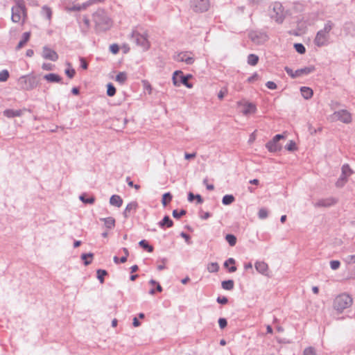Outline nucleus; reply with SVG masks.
<instances>
[{
	"label": "nucleus",
	"mask_w": 355,
	"mask_h": 355,
	"mask_svg": "<svg viewBox=\"0 0 355 355\" xmlns=\"http://www.w3.org/2000/svg\"><path fill=\"white\" fill-rule=\"evenodd\" d=\"M334 24L328 20L324 24V28L318 31L314 38V44L318 47L326 46L329 44L330 32L332 30Z\"/></svg>",
	"instance_id": "nucleus-1"
},
{
	"label": "nucleus",
	"mask_w": 355,
	"mask_h": 355,
	"mask_svg": "<svg viewBox=\"0 0 355 355\" xmlns=\"http://www.w3.org/2000/svg\"><path fill=\"white\" fill-rule=\"evenodd\" d=\"M352 297L347 293H342L338 295L334 300V308L338 312L342 313L345 309L350 307L352 304Z\"/></svg>",
	"instance_id": "nucleus-2"
},
{
	"label": "nucleus",
	"mask_w": 355,
	"mask_h": 355,
	"mask_svg": "<svg viewBox=\"0 0 355 355\" xmlns=\"http://www.w3.org/2000/svg\"><path fill=\"white\" fill-rule=\"evenodd\" d=\"M93 20L96 26L102 30H106L110 26V19L103 9H98L93 14Z\"/></svg>",
	"instance_id": "nucleus-3"
},
{
	"label": "nucleus",
	"mask_w": 355,
	"mask_h": 355,
	"mask_svg": "<svg viewBox=\"0 0 355 355\" xmlns=\"http://www.w3.org/2000/svg\"><path fill=\"white\" fill-rule=\"evenodd\" d=\"M16 5L12 6L11 11V20L14 23H19L22 17H26V8L24 0H13Z\"/></svg>",
	"instance_id": "nucleus-4"
},
{
	"label": "nucleus",
	"mask_w": 355,
	"mask_h": 355,
	"mask_svg": "<svg viewBox=\"0 0 355 355\" xmlns=\"http://www.w3.org/2000/svg\"><path fill=\"white\" fill-rule=\"evenodd\" d=\"M130 40L137 46L141 47L143 50L146 51L150 48V42L148 40L146 33L141 34L136 31H133L131 34Z\"/></svg>",
	"instance_id": "nucleus-5"
},
{
	"label": "nucleus",
	"mask_w": 355,
	"mask_h": 355,
	"mask_svg": "<svg viewBox=\"0 0 355 355\" xmlns=\"http://www.w3.org/2000/svg\"><path fill=\"white\" fill-rule=\"evenodd\" d=\"M192 77L191 74L184 75L180 70L175 71L172 77L173 83L175 86L179 87L181 85H184L187 88H192L193 85L189 83V80Z\"/></svg>",
	"instance_id": "nucleus-6"
},
{
	"label": "nucleus",
	"mask_w": 355,
	"mask_h": 355,
	"mask_svg": "<svg viewBox=\"0 0 355 355\" xmlns=\"http://www.w3.org/2000/svg\"><path fill=\"white\" fill-rule=\"evenodd\" d=\"M173 58L176 62H185L188 65L192 64L195 61L193 53L191 51L176 53L173 56Z\"/></svg>",
	"instance_id": "nucleus-7"
},
{
	"label": "nucleus",
	"mask_w": 355,
	"mask_h": 355,
	"mask_svg": "<svg viewBox=\"0 0 355 355\" xmlns=\"http://www.w3.org/2000/svg\"><path fill=\"white\" fill-rule=\"evenodd\" d=\"M331 117L346 124L350 123L352 121V114L347 110L335 111Z\"/></svg>",
	"instance_id": "nucleus-8"
},
{
	"label": "nucleus",
	"mask_w": 355,
	"mask_h": 355,
	"mask_svg": "<svg viewBox=\"0 0 355 355\" xmlns=\"http://www.w3.org/2000/svg\"><path fill=\"white\" fill-rule=\"evenodd\" d=\"M209 0H191V7L196 12H204L209 8Z\"/></svg>",
	"instance_id": "nucleus-9"
},
{
	"label": "nucleus",
	"mask_w": 355,
	"mask_h": 355,
	"mask_svg": "<svg viewBox=\"0 0 355 355\" xmlns=\"http://www.w3.org/2000/svg\"><path fill=\"white\" fill-rule=\"evenodd\" d=\"M249 38L257 44H261L268 40V36L264 32L253 31L249 33Z\"/></svg>",
	"instance_id": "nucleus-10"
},
{
	"label": "nucleus",
	"mask_w": 355,
	"mask_h": 355,
	"mask_svg": "<svg viewBox=\"0 0 355 355\" xmlns=\"http://www.w3.org/2000/svg\"><path fill=\"white\" fill-rule=\"evenodd\" d=\"M21 82H24V89L31 90L35 88L38 85V81L35 76H23L19 78Z\"/></svg>",
	"instance_id": "nucleus-11"
},
{
	"label": "nucleus",
	"mask_w": 355,
	"mask_h": 355,
	"mask_svg": "<svg viewBox=\"0 0 355 355\" xmlns=\"http://www.w3.org/2000/svg\"><path fill=\"white\" fill-rule=\"evenodd\" d=\"M273 12L275 14L272 15V18L279 24L282 23L284 19V14L282 4L279 3H275L273 7Z\"/></svg>",
	"instance_id": "nucleus-12"
},
{
	"label": "nucleus",
	"mask_w": 355,
	"mask_h": 355,
	"mask_svg": "<svg viewBox=\"0 0 355 355\" xmlns=\"http://www.w3.org/2000/svg\"><path fill=\"white\" fill-rule=\"evenodd\" d=\"M338 198L334 197H329L318 200L313 204L315 207H329L338 202Z\"/></svg>",
	"instance_id": "nucleus-13"
},
{
	"label": "nucleus",
	"mask_w": 355,
	"mask_h": 355,
	"mask_svg": "<svg viewBox=\"0 0 355 355\" xmlns=\"http://www.w3.org/2000/svg\"><path fill=\"white\" fill-rule=\"evenodd\" d=\"M256 270L266 277H270L268 263L263 261H257L254 263Z\"/></svg>",
	"instance_id": "nucleus-14"
},
{
	"label": "nucleus",
	"mask_w": 355,
	"mask_h": 355,
	"mask_svg": "<svg viewBox=\"0 0 355 355\" xmlns=\"http://www.w3.org/2000/svg\"><path fill=\"white\" fill-rule=\"evenodd\" d=\"M42 58L46 60L51 61H56L58 59V53L53 49H50L47 46L43 47Z\"/></svg>",
	"instance_id": "nucleus-15"
},
{
	"label": "nucleus",
	"mask_w": 355,
	"mask_h": 355,
	"mask_svg": "<svg viewBox=\"0 0 355 355\" xmlns=\"http://www.w3.org/2000/svg\"><path fill=\"white\" fill-rule=\"evenodd\" d=\"M138 207V203L136 201H132L128 203L123 213L124 217L128 218L132 212L135 213Z\"/></svg>",
	"instance_id": "nucleus-16"
},
{
	"label": "nucleus",
	"mask_w": 355,
	"mask_h": 355,
	"mask_svg": "<svg viewBox=\"0 0 355 355\" xmlns=\"http://www.w3.org/2000/svg\"><path fill=\"white\" fill-rule=\"evenodd\" d=\"M266 148L270 153H276L281 150L282 146L279 143H276L272 139H271L266 143Z\"/></svg>",
	"instance_id": "nucleus-17"
},
{
	"label": "nucleus",
	"mask_w": 355,
	"mask_h": 355,
	"mask_svg": "<svg viewBox=\"0 0 355 355\" xmlns=\"http://www.w3.org/2000/svg\"><path fill=\"white\" fill-rule=\"evenodd\" d=\"M314 71H315V67L313 66L306 67L304 68L297 69L295 71V76H296V78L300 77L303 75H308V74L313 72Z\"/></svg>",
	"instance_id": "nucleus-18"
},
{
	"label": "nucleus",
	"mask_w": 355,
	"mask_h": 355,
	"mask_svg": "<svg viewBox=\"0 0 355 355\" xmlns=\"http://www.w3.org/2000/svg\"><path fill=\"white\" fill-rule=\"evenodd\" d=\"M3 115L8 118L21 116L22 111L21 110L6 109L3 111Z\"/></svg>",
	"instance_id": "nucleus-19"
},
{
	"label": "nucleus",
	"mask_w": 355,
	"mask_h": 355,
	"mask_svg": "<svg viewBox=\"0 0 355 355\" xmlns=\"http://www.w3.org/2000/svg\"><path fill=\"white\" fill-rule=\"evenodd\" d=\"M44 78L49 83H62V78L56 73H49L44 76Z\"/></svg>",
	"instance_id": "nucleus-20"
},
{
	"label": "nucleus",
	"mask_w": 355,
	"mask_h": 355,
	"mask_svg": "<svg viewBox=\"0 0 355 355\" xmlns=\"http://www.w3.org/2000/svg\"><path fill=\"white\" fill-rule=\"evenodd\" d=\"M158 225L161 228L171 227L173 225V222L168 216L166 215L162 220L158 223Z\"/></svg>",
	"instance_id": "nucleus-21"
},
{
	"label": "nucleus",
	"mask_w": 355,
	"mask_h": 355,
	"mask_svg": "<svg viewBox=\"0 0 355 355\" xmlns=\"http://www.w3.org/2000/svg\"><path fill=\"white\" fill-rule=\"evenodd\" d=\"M110 203L111 205L120 207L122 206L123 199L118 195H112L110 197Z\"/></svg>",
	"instance_id": "nucleus-22"
},
{
	"label": "nucleus",
	"mask_w": 355,
	"mask_h": 355,
	"mask_svg": "<svg viewBox=\"0 0 355 355\" xmlns=\"http://www.w3.org/2000/svg\"><path fill=\"white\" fill-rule=\"evenodd\" d=\"M30 37H31L30 32L24 33L22 35V38L21 39V40L19 41V42L17 44V46H16V50L18 51V50L21 49L26 44V43L29 40Z\"/></svg>",
	"instance_id": "nucleus-23"
},
{
	"label": "nucleus",
	"mask_w": 355,
	"mask_h": 355,
	"mask_svg": "<svg viewBox=\"0 0 355 355\" xmlns=\"http://www.w3.org/2000/svg\"><path fill=\"white\" fill-rule=\"evenodd\" d=\"M257 110V107L254 104L252 103H247L244 106V110L243 111V114L248 115L249 114L254 113Z\"/></svg>",
	"instance_id": "nucleus-24"
},
{
	"label": "nucleus",
	"mask_w": 355,
	"mask_h": 355,
	"mask_svg": "<svg viewBox=\"0 0 355 355\" xmlns=\"http://www.w3.org/2000/svg\"><path fill=\"white\" fill-rule=\"evenodd\" d=\"M101 220L104 222L105 226L109 230L115 227V219L113 217L103 218H101Z\"/></svg>",
	"instance_id": "nucleus-25"
},
{
	"label": "nucleus",
	"mask_w": 355,
	"mask_h": 355,
	"mask_svg": "<svg viewBox=\"0 0 355 355\" xmlns=\"http://www.w3.org/2000/svg\"><path fill=\"white\" fill-rule=\"evenodd\" d=\"M300 92L302 96L306 100L311 98L313 96V90L308 87H302Z\"/></svg>",
	"instance_id": "nucleus-26"
},
{
	"label": "nucleus",
	"mask_w": 355,
	"mask_h": 355,
	"mask_svg": "<svg viewBox=\"0 0 355 355\" xmlns=\"http://www.w3.org/2000/svg\"><path fill=\"white\" fill-rule=\"evenodd\" d=\"M197 200V204H202L203 202V199L200 194L194 195L192 192H189L188 193V200L189 202H193L194 200Z\"/></svg>",
	"instance_id": "nucleus-27"
},
{
	"label": "nucleus",
	"mask_w": 355,
	"mask_h": 355,
	"mask_svg": "<svg viewBox=\"0 0 355 355\" xmlns=\"http://www.w3.org/2000/svg\"><path fill=\"white\" fill-rule=\"evenodd\" d=\"M229 264H235V260L233 258H229L224 262V267L228 268V271L230 272H234L236 270V267L235 266H232L228 268Z\"/></svg>",
	"instance_id": "nucleus-28"
},
{
	"label": "nucleus",
	"mask_w": 355,
	"mask_h": 355,
	"mask_svg": "<svg viewBox=\"0 0 355 355\" xmlns=\"http://www.w3.org/2000/svg\"><path fill=\"white\" fill-rule=\"evenodd\" d=\"M79 198L85 204L92 205L95 202V198L94 196H87L85 193L80 195Z\"/></svg>",
	"instance_id": "nucleus-29"
},
{
	"label": "nucleus",
	"mask_w": 355,
	"mask_h": 355,
	"mask_svg": "<svg viewBox=\"0 0 355 355\" xmlns=\"http://www.w3.org/2000/svg\"><path fill=\"white\" fill-rule=\"evenodd\" d=\"M222 288L227 291H231L234 288V282L232 279L223 281L221 283Z\"/></svg>",
	"instance_id": "nucleus-30"
},
{
	"label": "nucleus",
	"mask_w": 355,
	"mask_h": 355,
	"mask_svg": "<svg viewBox=\"0 0 355 355\" xmlns=\"http://www.w3.org/2000/svg\"><path fill=\"white\" fill-rule=\"evenodd\" d=\"M248 64L250 66H255L259 62V56L251 53L248 56Z\"/></svg>",
	"instance_id": "nucleus-31"
},
{
	"label": "nucleus",
	"mask_w": 355,
	"mask_h": 355,
	"mask_svg": "<svg viewBox=\"0 0 355 355\" xmlns=\"http://www.w3.org/2000/svg\"><path fill=\"white\" fill-rule=\"evenodd\" d=\"M139 245L148 252H152L154 249L153 247L150 245L146 240L144 239L139 242Z\"/></svg>",
	"instance_id": "nucleus-32"
},
{
	"label": "nucleus",
	"mask_w": 355,
	"mask_h": 355,
	"mask_svg": "<svg viewBox=\"0 0 355 355\" xmlns=\"http://www.w3.org/2000/svg\"><path fill=\"white\" fill-rule=\"evenodd\" d=\"M234 200H235V198H234V196L233 195H232V194H227V195H225L223 197L222 203L224 205H230L233 202H234Z\"/></svg>",
	"instance_id": "nucleus-33"
},
{
	"label": "nucleus",
	"mask_w": 355,
	"mask_h": 355,
	"mask_svg": "<svg viewBox=\"0 0 355 355\" xmlns=\"http://www.w3.org/2000/svg\"><path fill=\"white\" fill-rule=\"evenodd\" d=\"M342 260L347 265H351L355 263V254L345 255L342 257Z\"/></svg>",
	"instance_id": "nucleus-34"
},
{
	"label": "nucleus",
	"mask_w": 355,
	"mask_h": 355,
	"mask_svg": "<svg viewBox=\"0 0 355 355\" xmlns=\"http://www.w3.org/2000/svg\"><path fill=\"white\" fill-rule=\"evenodd\" d=\"M128 76L125 72H119L115 78V80L119 83L121 85H123L127 80Z\"/></svg>",
	"instance_id": "nucleus-35"
},
{
	"label": "nucleus",
	"mask_w": 355,
	"mask_h": 355,
	"mask_svg": "<svg viewBox=\"0 0 355 355\" xmlns=\"http://www.w3.org/2000/svg\"><path fill=\"white\" fill-rule=\"evenodd\" d=\"M173 198V196L170 192H167L163 194L162 199V205L166 207L167 204L171 201Z\"/></svg>",
	"instance_id": "nucleus-36"
},
{
	"label": "nucleus",
	"mask_w": 355,
	"mask_h": 355,
	"mask_svg": "<svg viewBox=\"0 0 355 355\" xmlns=\"http://www.w3.org/2000/svg\"><path fill=\"white\" fill-rule=\"evenodd\" d=\"M96 274L98 279L101 284H103L105 281V277L107 275V272L105 270L98 269Z\"/></svg>",
	"instance_id": "nucleus-37"
},
{
	"label": "nucleus",
	"mask_w": 355,
	"mask_h": 355,
	"mask_svg": "<svg viewBox=\"0 0 355 355\" xmlns=\"http://www.w3.org/2000/svg\"><path fill=\"white\" fill-rule=\"evenodd\" d=\"M342 175L343 176L349 177L352 174V170L347 164L343 165L342 166Z\"/></svg>",
	"instance_id": "nucleus-38"
},
{
	"label": "nucleus",
	"mask_w": 355,
	"mask_h": 355,
	"mask_svg": "<svg viewBox=\"0 0 355 355\" xmlns=\"http://www.w3.org/2000/svg\"><path fill=\"white\" fill-rule=\"evenodd\" d=\"M225 240L229 243L230 246H234L236 243V237L232 234H227L225 236Z\"/></svg>",
	"instance_id": "nucleus-39"
},
{
	"label": "nucleus",
	"mask_w": 355,
	"mask_h": 355,
	"mask_svg": "<svg viewBox=\"0 0 355 355\" xmlns=\"http://www.w3.org/2000/svg\"><path fill=\"white\" fill-rule=\"evenodd\" d=\"M347 178L348 177L343 176V175L341 174L340 178L336 182V187L338 188H342L343 187H344V185L347 182Z\"/></svg>",
	"instance_id": "nucleus-40"
},
{
	"label": "nucleus",
	"mask_w": 355,
	"mask_h": 355,
	"mask_svg": "<svg viewBox=\"0 0 355 355\" xmlns=\"http://www.w3.org/2000/svg\"><path fill=\"white\" fill-rule=\"evenodd\" d=\"M94 254L91 252L89 253H85V254H83L81 255V259L83 260L84 261V264L85 266H88L89 264L91 263L92 262V260H88V258H90L92 259L93 257Z\"/></svg>",
	"instance_id": "nucleus-41"
},
{
	"label": "nucleus",
	"mask_w": 355,
	"mask_h": 355,
	"mask_svg": "<svg viewBox=\"0 0 355 355\" xmlns=\"http://www.w3.org/2000/svg\"><path fill=\"white\" fill-rule=\"evenodd\" d=\"M116 94V88L112 83L107 85V95L108 96H113Z\"/></svg>",
	"instance_id": "nucleus-42"
},
{
	"label": "nucleus",
	"mask_w": 355,
	"mask_h": 355,
	"mask_svg": "<svg viewBox=\"0 0 355 355\" xmlns=\"http://www.w3.org/2000/svg\"><path fill=\"white\" fill-rule=\"evenodd\" d=\"M209 272H217L219 270V266L216 262L211 263L207 266Z\"/></svg>",
	"instance_id": "nucleus-43"
},
{
	"label": "nucleus",
	"mask_w": 355,
	"mask_h": 355,
	"mask_svg": "<svg viewBox=\"0 0 355 355\" xmlns=\"http://www.w3.org/2000/svg\"><path fill=\"white\" fill-rule=\"evenodd\" d=\"M186 214H187V211L184 209H181L180 211L178 209H174L173 211L172 215L175 218L179 219L180 217H182V216H184Z\"/></svg>",
	"instance_id": "nucleus-44"
},
{
	"label": "nucleus",
	"mask_w": 355,
	"mask_h": 355,
	"mask_svg": "<svg viewBox=\"0 0 355 355\" xmlns=\"http://www.w3.org/2000/svg\"><path fill=\"white\" fill-rule=\"evenodd\" d=\"M294 48L300 54H304L306 52L305 46L301 43H295L294 44Z\"/></svg>",
	"instance_id": "nucleus-45"
},
{
	"label": "nucleus",
	"mask_w": 355,
	"mask_h": 355,
	"mask_svg": "<svg viewBox=\"0 0 355 355\" xmlns=\"http://www.w3.org/2000/svg\"><path fill=\"white\" fill-rule=\"evenodd\" d=\"M285 148L288 151L293 152L297 149L296 144L294 141L290 140L288 143L285 146Z\"/></svg>",
	"instance_id": "nucleus-46"
},
{
	"label": "nucleus",
	"mask_w": 355,
	"mask_h": 355,
	"mask_svg": "<svg viewBox=\"0 0 355 355\" xmlns=\"http://www.w3.org/2000/svg\"><path fill=\"white\" fill-rule=\"evenodd\" d=\"M268 216V211L266 208H261L258 212V217L260 219H266Z\"/></svg>",
	"instance_id": "nucleus-47"
},
{
	"label": "nucleus",
	"mask_w": 355,
	"mask_h": 355,
	"mask_svg": "<svg viewBox=\"0 0 355 355\" xmlns=\"http://www.w3.org/2000/svg\"><path fill=\"white\" fill-rule=\"evenodd\" d=\"M9 78V72L6 69L0 71V82H5Z\"/></svg>",
	"instance_id": "nucleus-48"
},
{
	"label": "nucleus",
	"mask_w": 355,
	"mask_h": 355,
	"mask_svg": "<svg viewBox=\"0 0 355 355\" xmlns=\"http://www.w3.org/2000/svg\"><path fill=\"white\" fill-rule=\"evenodd\" d=\"M303 355H316V352L314 347H308L304 349Z\"/></svg>",
	"instance_id": "nucleus-49"
},
{
	"label": "nucleus",
	"mask_w": 355,
	"mask_h": 355,
	"mask_svg": "<svg viewBox=\"0 0 355 355\" xmlns=\"http://www.w3.org/2000/svg\"><path fill=\"white\" fill-rule=\"evenodd\" d=\"M122 250L123 251L125 255L122 254V257L120 258V263H123L127 261V259L129 255V252L126 248H123Z\"/></svg>",
	"instance_id": "nucleus-50"
},
{
	"label": "nucleus",
	"mask_w": 355,
	"mask_h": 355,
	"mask_svg": "<svg viewBox=\"0 0 355 355\" xmlns=\"http://www.w3.org/2000/svg\"><path fill=\"white\" fill-rule=\"evenodd\" d=\"M42 13L46 17V19H50L51 17V10L49 8L46 6H44L42 8Z\"/></svg>",
	"instance_id": "nucleus-51"
},
{
	"label": "nucleus",
	"mask_w": 355,
	"mask_h": 355,
	"mask_svg": "<svg viewBox=\"0 0 355 355\" xmlns=\"http://www.w3.org/2000/svg\"><path fill=\"white\" fill-rule=\"evenodd\" d=\"M340 266V262L338 260H332L330 261V267L334 270L338 269Z\"/></svg>",
	"instance_id": "nucleus-52"
},
{
	"label": "nucleus",
	"mask_w": 355,
	"mask_h": 355,
	"mask_svg": "<svg viewBox=\"0 0 355 355\" xmlns=\"http://www.w3.org/2000/svg\"><path fill=\"white\" fill-rule=\"evenodd\" d=\"M65 74L67 76V77H69V78H72L74 77L75 74H76V71L74 69H66L65 71Z\"/></svg>",
	"instance_id": "nucleus-53"
},
{
	"label": "nucleus",
	"mask_w": 355,
	"mask_h": 355,
	"mask_svg": "<svg viewBox=\"0 0 355 355\" xmlns=\"http://www.w3.org/2000/svg\"><path fill=\"white\" fill-rule=\"evenodd\" d=\"M180 235L181 237L184 239L185 242L188 245H191V244L192 242L191 241V237H190V236L188 234H187V233H185L184 232H182Z\"/></svg>",
	"instance_id": "nucleus-54"
},
{
	"label": "nucleus",
	"mask_w": 355,
	"mask_h": 355,
	"mask_svg": "<svg viewBox=\"0 0 355 355\" xmlns=\"http://www.w3.org/2000/svg\"><path fill=\"white\" fill-rule=\"evenodd\" d=\"M284 70L286 72V73L291 76L292 78H296V76H295V71H293L292 69H291L290 67H284Z\"/></svg>",
	"instance_id": "nucleus-55"
},
{
	"label": "nucleus",
	"mask_w": 355,
	"mask_h": 355,
	"mask_svg": "<svg viewBox=\"0 0 355 355\" xmlns=\"http://www.w3.org/2000/svg\"><path fill=\"white\" fill-rule=\"evenodd\" d=\"M218 324H219L220 328L223 329H224L225 327H227V321L224 318H220L218 319Z\"/></svg>",
	"instance_id": "nucleus-56"
},
{
	"label": "nucleus",
	"mask_w": 355,
	"mask_h": 355,
	"mask_svg": "<svg viewBox=\"0 0 355 355\" xmlns=\"http://www.w3.org/2000/svg\"><path fill=\"white\" fill-rule=\"evenodd\" d=\"M216 302L220 304H226L228 302V299L225 296H218L216 299Z\"/></svg>",
	"instance_id": "nucleus-57"
},
{
	"label": "nucleus",
	"mask_w": 355,
	"mask_h": 355,
	"mask_svg": "<svg viewBox=\"0 0 355 355\" xmlns=\"http://www.w3.org/2000/svg\"><path fill=\"white\" fill-rule=\"evenodd\" d=\"M227 93V87H223L220 92H218V98L220 99V100H222L225 95Z\"/></svg>",
	"instance_id": "nucleus-58"
},
{
	"label": "nucleus",
	"mask_w": 355,
	"mask_h": 355,
	"mask_svg": "<svg viewBox=\"0 0 355 355\" xmlns=\"http://www.w3.org/2000/svg\"><path fill=\"white\" fill-rule=\"evenodd\" d=\"M79 60L80 62V67L83 69H87L88 68V63L86 60L83 57H80Z\"/></svg>",
	"instance_id": "nucleus-59"
},
{
	"label": "nucleus",
	"mask_w": 355,
	"mask_h": 355,
	"mask_svg": "<svg viewBox=\"0 0 355 355\" xmlns=\"http://www.w3.org/2000/svg\"><path fill=\"white\" fill-rule=\"evenodd\" d=\"M110 50L112 53L116 54L119 51V47L116 44H113L110 46Z\"/></svg>",
	"instance_id": "nucleus-60"
},
{
	"label": "nucleus",
	"mask_w": 355,
	"mask_h": 355,
	"mask_svg": "<svg viewBox=\"0 0 355 355\" xmlns=\"http://www.w3.org/2000/svg\"><path fill=\"white\" fill-rule=\"evenodd\" d=\"M126 182L128 185L130 187H134L136 189H139L140 188V186L139 184H135L129 177L126 178Z\"/></svg>",
	"instance_id": "nucleus-61"
},
{
	"label": "nucleus",
	"mask_w": 355,
	"mask_h": 355,
	"mask_svg": "<svg viewBox=\"0 0 355 355\" xmlns=\"http://www.w3.org/2000/svg\"><path fill=\"white\" fill-rule=\"evenodd\" d=\"M211 214L209 212H204L202 210L200 211V217L202 220H207L209 217H211Z\"/></svg>",
	"instance_id": "nucleus-62"
},
{
	"label": "nucleus",
	"mask_w": 355,
	"mask_h": 355,
	"mask_svg": "<svg viewBox=\"0 0 355 355\" xmlns=\"http://www.w3.org/2000/svg\"><path fill=\"white\" fill-rule=\"evenodd\" d=\"M53 65L51 63H43L42 65V68L44 70L51 71L53 70Z\"/></svg>",
	"instance_id": "nucleus-63"
},
{
	"label": "nucleus",
	"mask_w": 355,
	"mask_h": 355,
	"mask_svg": "<svg viewBox=\"0 0 355 355\" xmlns=\"http://www.w3.org/2000/svg\"><path fill=\"white\" fill-rule=\"evenodd\" d=\"M266 86L270 89H275L277 88L276 83L272 81H268L266 83Z\"/></svg>",
	"instance_id": "nucleus-64"
}]
</instances>
